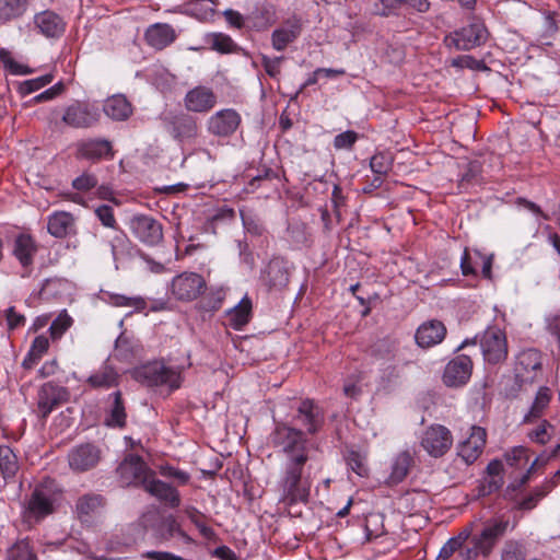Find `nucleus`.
<instances>
[{
  "label": "nucleus",
  "instance_id": "e433bc0d",
  "mask_svg": "<svg viewBox=\"0 0 560 560\" xmlns=\"http://www.w3.org/2000/svg\"><path fill=\"white\" fill-rule=\"evenodd\" d=\"M398 342L390 338L385 337L378 339L370 347V355L376 361L393 362L396 358Z\"/></svg>",
  "mask_w": 560,
  "mask_h": 560
},
{
  "label": "nucleus",
  "instance_id": "3c124183",
  "mask_svg": "<svg viewBox=\"0 0 560 560\" xmlns=\"http://www.w3.org/2000/svg\"><path fill=\"white\" fill-rule=\"evenodd\" d=\"M208 44L211 49L217 50L221 54H232L238 50V46L234 40L225 34L215 33L209 36Z\"/></svg>",
  "mask_w": 560,
  "mask_h": 560
},
{
  "label": "nucleus",
  "instance_id": "aec40b11",
  "mask_svg": "<svg viewBox=\"0 0 560 560\" xmlns=\"http://www.w3.org/2000/svg\"><path fill=\"white\" fill-rule=\"evenodd\" d=\"M100 119L96 108L89 104L75 102L65 109L62 121L72 128H90Z\"/></svg>",
  "mask_w": 560,
  "mask_h": 560
},
{
  "label": "nucleus",
  "instance_id": "6ab92c4d",
  "mask_svg": "<svg viewBox=\"0 0 560 560\" xmlns=\"http://www.w3.org/2000/svg\"><path fill=\"white\" fill-rule=\"evenodd\" d=\"M453 436L444 425H431L423 433L421 445L433 457L443 456L452 446Z\"/></svg>",
  "mask_w": 560,
  "mask_h": 560
},
{
  "label": "nucleus",
  "instance_id": "a19ab883",
  "mask_svg": "<svg viewBox=\"0 0 560 560\" xmlns=\"http://www.w3.org/2000/svg\"><path fill=\"white\" fill-rule=\"evenodd\" d=\"M552 398V392L547 386H540L536 393L535 399L528 413L524 417L525 422L540 418L545 409L549 406Z\"/></svg>",
  "mask_w": 560,
  "mask_h": 560
},
{
  "label": "nucleus",
  "instance_id": "8fccbe9b",
  "mask_svg": "<svg viewBox=\"0 0 560 560\" xmlns=\"http://www.w3.org/2000/svg\"><path fill=\"white\" fill-rule=\"evenodd\" d=\"M394 158L389 152H377L370 160V167L375 175L386 176L393 168Z\"/></svg>",
  "mask_w": 560,
  "mask_h": 560
},
{
  "label": "nucleus",
  "instance_id": "f704fd0d",
  "mask_svg": "<svg viewBox=\"0 0 560 560\" xmlns=\"http://www.w3.org/2000/svg\"><path fill=\"white\" fill-rule=\"evenodd\" d=\"M104 113L112 119L121 121L132 114V106L124 95H114L106 100Z\"/></svg>",
  "mask_w": 560,
  "mask_h": 560
},
{
  "label": "nucleus",
  "instance_id": "1a4fd4ad",
  "mask_svg": "<svg viewBox=\"0 0 560 560\" xmlns=\"http://www.w3.org/2000/svg\"><path fill=\"white\" fill-rule=\"evenodd\" d=\"M488 37L489 32L485 23L474 19L469 24L446 35L444 43L448 48L468 51L485 45Z\"/></svg>",
  "mask_w": 560,
  "mask_h": 560
},
{
  "label": "nucleus",
  "instance_id": "dca6fc26",
  "mask_svg": "<svg viewBox=\"0 0 560 560\" xmlns=\"http://www.w3.org/2000/svg\"><path fill=\"white\" fill-rule=\"evenodd\" d=\"M260 281L269 291H281L290 281L289 261L283 257H272L260 272Z\"/></svg>",
  "mask_w": 560,
  "mask_h": 560
},
{
  "label": "nucleus",
  "instance_id": "a211bd4d",
  "mask_svg": "<svg viewBox=\"0 0 560 560\" xmlns=\"http://www.w3.org/2000/svg\"><path fill=\"white\" fill-rule=\"evenodd\" d=\"M133 235L143 244L155 246L163 240L162 223L153 217L141 214L130 221Z\"/></svg>",
  "mask_w": 560,
  "mask_h": 560
},
{
  "label": "nucleus",
  "instance_id": "37998d69",
  "mask_svg": "<svg viewBox=\"0 0 560 560\" xmlns=\"http://www.w3.org/2000/svg\"><path fill=\"white\" fill-rule=\"evenodd\" d=\"M481 172L482 165L479 161H469L465 166V171L460 175L458 188L462 191H467L471 186L479 184L481 180Z\"/></svg>",
  "mask_w": 560,
  "mask_h": 560
},
{
  "label": "nucleus",
  "instance_id": "423d86ee",
  "mask_svg": "<svg viewBox=\"0 0 560 560\" xmlns=\"http://www.w3.org/2000/svg\"><path fill=\"white\" fill-rule=\"evenodd\" d=\"M136 381L148 387H167L174 392L182 386L183 376L178 369L165 365L161 361H153L137 368L133 372Z\"/></svg>",
  "mask_w": 560,
  "mask_h": 560
},
{
  "label": "nucleus",
  "instance_id": "79ce46f5",
  "mask_svg": "<svg viewBox=\"0 0 560 560\" xmlns=\"http://www.w3.org/2000/svg\"><path fill=\"white\" fill-rule=\"evenodd\" d=\"M19 470L18 457L8 445H0V474L4 480L13 479Z\"/></svg>",
  "mask_w": 560,
  "mask_h": 560
},
{
  "label": "nucleus",
  "instance_id": "39448f33",
  "mask_svg": "<svg viewBox=\"0 0 560 560\" xmlns=\"http://www.w3.org/2000/svg\"><path fill=\"white\" fill-rule=\"evenodd\" d=\"M545 354L536 348L521 350L514 358L513 375L518 388L532 386L545 377Z\"/></svg>",
  "mask_w": 560,
  "mask_h": 560
},
{
  "label": "nucleus",
  "instance_id": "774afa93",
  "mask_svg": "<svg viewBox=\"0 0 560 560\" xmlns=\"http://www.w3.org/2000/svg\"><path fill=\"white\" fill-rule=\"evenodd\" d=\"M503 486V477L488 476L480 485V493L489 495Z\"/></svg>",
  "mask_w": 560,
  "mask_h": 560
},
{
  "label": "nucleus",
  "instance_id": "393cba45",
  "mask_svg": "<svg viewBox=\"0 0 560 560\" xmlns=\"http://www.w3.org/2000/svg\"><path fill=\"white\" fill-rule=\"evenodd\" d=\"M302 32V24L299 19H289L271 34V45L277 51H283L290 44L295 42Z\"/></svg>",
  "mask_w": 560,
  "mask_h": 560
},
{
  "label": "nucleus",
  "instance_id": "72a5a7b5",
  "mask_svg": "<svg viewBox=\"0 0 560 560\" xmlns=\"http://www.w3.org/2000/svg\"><path fill=\"white\" fill-rule=\"evenodd\" d=\"M74 225V218L71 213L60 211L48 217L47 230L50 235L57 238L66 237Z\"/></svg>",
  "mask_w": 560,
  "mask_h": 560
},
{
  "label": "nucleus",
  "instance_id": "0eeeda50",
  "mask_svg": "<svg viewBox=\"0 0 560 560\" xmlns=\"http://www.w3.org/2000/svg\"><path fill=\"white\" fill-rule=\"evenodd\" d=\"M165 131L179 144L192 143L199 136L198 118L188 112H167L161 116Z\"/></svg>",
  "mask_w": 560,
  "mask_h": 560
},
{
  "label": "nucleus",
  "instance_id": "0e129e2a",
  "mask_svg": "<svg viewBox=\"0 0 560 560\" xmlns=\"http://www.w3.org/2000/svg\"><path fill=\"white\" fill-rule=\"evenodd\" d=\"M284 60L283 56L270 58L266 55L261 56V66L264 67L266 73L270 78H278L281 73V62Z\"/></svg>",
  "mask_w": 560,
  "mask_h": 560
},
{
  "label": "nucleus",
  "instance_id": "4c0bfd02",
  "mask_svg": "<svg viewBox=\"0 0 560 560\" xmlns=\"http://www.w3.org/2000/svg\"><path fill=\"white\" fill-rule=\"evenodd\" d=\"M252 300L245 295L240 303L228 313L230 326L236 330H241L247 325L252 317Z\"/></svg>",
  "mask_w": 560,
  "mask_h": 560
},
{
  "label": "nucleus",
  "instance_id": "a878e982",
  "mask_svg": "<svg viewBox=\"0 0 560 560\" xmlns=\"http://www.w3.org/2000/svg\"><path fill=\"white\" fill-rule=\"evenodd\" d=\"M154 536L160 541H170L173 537L177 536L186 545L195 544L191 538L180 526L173 515L162 517L154 527Z\"/></svg>",
  "mask_w": 560,
  "mask_h": 560
},
{
  "label": "nucleus",
  "instance_id": "473e14b6",
  "mask_svg": "<svg viewBox=\"0 0 560 560\" xmlns=\"http://www.w3.org/2000/svg\"><path fill=\"white\" fill-rule=\"evenodd\" d=\"M413 465V458L407 451L399 453L393 460L390 474L386 480L388 486H396L404 481Z\"/></svg>",
  "mask_w": 560,
  "mask_h": 560
},
{
  "label": "nucleus",
  "instance_id": "c85d7f7f",
  "mask_svg": "<svg viewBox=\"0 0 560 560\" xmlns=\"http://www.w3.org/2000/svg\"><path fill=\"white\" fill-rule=\"evenodd\" d=\"M144 39L149 46L161 50L176 39V33L171 25L156 23L148 27Z\"/></svg>",
  "mask_w": 560,
  "mask_h": 560
},
{
  "label": "nucleus",
  "instance_id": "7c9ffc66",
  "mask_svg": "<svg viewBox=\"0 0 560 560\" xmlns=\"http://www.w3.org/2000/svg\"><path fill=\"white\" fill-rule=\"evenodd\" d=\"M35 25L46 37H60L66 27L63 20L52 11H44L35 15Z\"/></svg>",
  "mask_w": 560,
  "mask_h": 560
},
{
  "label": "nucleus",
  "instance_id": "9d476101",
  "mask_svg": "<svg viewBox=\"0 0 560 560\" xmlns=\"http://www.w3.org/2000/svg\"><path fill=\"white\" fill-rule=\"evenodd\" d=\"M206 291L207 282L197 272L184 271L175 276L171 282V293L177 301H195Z\"/></svg>",
  "mask_w": 560,
  "mask_h": 560
},
{
  "label": "nucleus",
  "instance_id": "b1692460",
  "mask_svg": "<svg viewBox=\"0 0 560 560\" xmlns=\"http://www.w3.org/2000/svg\"><path fill=\"white\" fill-rule=\"evenodd\" d=\"M446 332V327L441 320L430 319L418 327L415 339L419 347L427 349L441 343Z\"/></svg>",
  "mask_w": 560,
  "mask_h": 560
},
{
  "label": "nucleus",
  "instance_id": "4be33fe9",
  "mask_svg": "<svg viewBox=\"0 0 560 560\" xmlns=\"http://www.w3.org/2000/svg\"><path fill=\"white\" fill-rule=\"evenodd\" d=\"M75 156L82 160L98 162L114 158L112 143L106 139H84L77 143Z\"/></svg>",
  "mask_w": 560,
  "mask_h": 560
},
{
  "label": "nucleus",
  "instance_id": "de8ad7c7",
  "mask_svg": "<svg viewBox=\"0 0 560 560\" xmlns=\"http://www.w3.org/2000/svg\"><path fill=\"white\" fill-rule=\"evenodd\" d=\"M557 482L553 480H547L540 487H537L532 493L526 495L518 504L521 510H533L537 503L546 497L556 487Z\"/></svg>",
  "mask_w": 560,
  "mask_h": 560
},
{
  "label": "nucleus",
  "instance_id": "cd10ccee",
  "mask_svg": "<svg viewBox=\"0 0 560 560\" xmlns=\"http://www.w3.org/2000/svg\"><path fill=\"white\" fill-rule=\"evenodd\" d=\"M37 250L38 245L32 235L21 233L15 237L12 253L24 269L33 265Z\"/></svg>",
  "mask_w": 560,
  "mask_h": 560
},
{
  "label": "nucleus",
  "instance_id": "052dcab7",
  "mask_svg": "<svg viewBox=\"0 0 560 560\" xmlns=\"http://www.w3.org/2000/svg\"><path fill=\"white\" fill-rule=\"evenodd\" d=\"M0 58H1V61L3 62L4 67L12 74L25 75V74H31L33 72V70L30 67L21 65L18 61H15L13 58H11L9 52H7V51L2 50L0 52Z\"/></svg>",
  "mask_w": 560,
  "mask_h": 560
},
{
  "label": "nucleus",
  "instance_id": "f3484780",
  "mask_svg": "<svg viewBox=\"0 0 560 560\" xmlns=\"http://www.w3.org/2000/svg\"><path fill=\"white\" fill-rule=\"evenodd\" d=\"M102 457L101 448L93 443H83L68 453L69 467L75 472H84L97 466Z\"/></svg>",
  "mask_w": 560,
  "mask_h": 560
},
{
  "label": "nucleus",
  "instance_id": "ea45409f",
  "mask_svg": "<svg viewBox=\"0 0 560 560\" xmlns=\"http://www.w3.org/2000/svg\"><path fill=\"white\" fill-rule=\"evenodd\" d=\"M119 381V375L115 371V369L110 365H104L100 370L95 371L91 374L86 383L92 388H110L113 386H117Z\"/></svg>",
  "mask_w": 560,
  "mask_h": 560
},
{
  "label": "nucleus",
  "instance_id": "49530a36",
  "mask_svg": "<svg viewBox=\"0 0 560 560\" xmlns=\"http://www.w3.org/2000/svg\"><path fill=\"white\" fill-rule=\"evenodd\" d=\"M186 516L189 518V521L198 528L200 535L209 540L217 539V534L208 526L205 522L206 515L197 510L195 506H188L185 510Z\"/></svg>",
  "mask_w": 560,
  "mask_h": 560
},
{
  "label": "nucleus",
  "instance_id": "338daca9",
  "mask_svg": "<svg viewBox=\"0 0 560 560\" xmlns=\"http://www.w3.org/2000/svg\"><path fill=\"white\" fill-rule=\"evenodd\" d=\"M400 4V0H377L374 3V12L378 15L387 16L397 10Z\"/></svg>",
  "mask_w": 560,
  "mask_h": 560
},
{
  "label": "nucleus",
  "instance_id": "09e8293b",
  "mask_svg": "<svg viewBox=\"0 0 560 560\" xmlns=\"http://www.w3.org/2000/svg\"><path fill=\"white\" fill-rule=\"evenodd\" d=\"M106 301L116 307H133L137 312H142L147 308V301L141 296H126L124 294L108 293Z\"/></svg>",
  "mask_w": 560,
  "mask_h": 560
},
{
  "label": "nucleus",
  "instance_id": "c756f323",
  "mask_svg": "<svg viewBox=\"0 0 560 560\" xmlns=\"http://www.w3.org/2000/svg\"><path fill=\"white\" fill-rule=\"evenodd\" d=\"M472 526L474 523H469L456 536L450 538L441 548L435 560H448L455 553L462 560V555L467 549Z\"/></svg>",
  "mask_w": 560,
  "mask_h": 560
},
{
  "label": "nucleus",
  "instance_id": "9b49d317",
  "mask_svg": "<svg viewBox=\"0 0 560 560\" xmlns=\"http://www.w3.org/2000/svg\"><path fill=\"white\" fill-rule=\"evenodd\" d=\"M480 348L488 364H501L508 358L506 336L498 327H489L485 330L480 339Z\"/></svg>",
  "mask_w": 560,
  "mask_h": 560
},
{
  "label": "nucleus",
  "instance_id": "ddd939ff",
  "mask_svg": "<svg viewBox=\"0 0 560 560\" xmlns=\"http://www.w3.org/2000/svg\"><path fill=\"white\" fill-rule=\"evenodd\" d=\"M117 474L124 486H141L150 480L154 472L149 469L145 462L139 456L128 455L117 467Z\"/></svg>",
  "mask_w": 560,
  "mask_h": 560
},
{
  "label": "nucleus",
  "instance_id": "4468645a",
  "mask_svg": "<svg viewBox=\"0 0 560 560\" xmlns=\"http://www.w3.org/2000/svg\"><path fill=\"white\" fill-rule=\"evenodd\" d=\"M474 363L468 354H456L444 368L442 381L447 387L466 385L472 374Z\"/></svg>",
  "mask_w": 560,
  "mask_h": 560
},
{
  "label": "nucleus",
  "instance_id": "13d9d810",
  "mask_svg": "<svg viewBox=\"0 0 560 560\" xmlns=\"http://www.w3.org/2000/svg\"><path fill=\"white\" fill-rule=\"evenodd\" d=\"M72 325V318L63 312L58 315L49 327V332L52 339H59L66 330Z\"/></svg>",
  "mask_w": 560,
  "mask_h": 560
},
{
  "label": "nucleus",
  "instance_id": "f03ea898",
  "mask_svg": "<svg viewBox=\"0 0 560 560\" xmlns=\"http://www.w3.org/2000/svg\"><path fill=\"white\" fill-rule=\"evenodd\" d=\"M270 443L285 455L284 463L312 462L313 452L317 450L316 444L308 439L302 429L289 424L285 421L275 420V427L269 435Z\"/></svg>",
  "mask_w": 560,
  "mask_h": 560
},
{
  "label": "nucleus",
  "instance_id": "bf43d9fd",
  "mask_svg": "<svg viewBox=\"0 0 560 560\" xmlns=\"http://www.w3.org/2000/svg\"><path fill=\"white\" fill-rule=\"evenodd\" d=\"M97 184L98 179L94 174L84 172L72 180L71 186L78 191L88 192L97 187Z\"/></svg>",
  "mask_w": 560,
  "mask_h": 560
},
{
  "label": "nucleus",
  "instance_id": "c9c22d12",
  "mask_svg": "<svg viewBox=\"0 0 560 560\" xmlns=\"http://www.w3.org/2000/svg\"><path fill=\"white\" fill-rule=\"evenodd\" d=\"M109 397L113 398V404L105 419V423L107 427L122 429L126 425L127 418L122 394L117 390L110 394Z\"/></svg>",
  "mask_w": 560,
  "mask_h": 560
},
{
  "label": "nucleus",
  "instance_id": "412c9836",
  "mask_svg": "<svg viewBox=\"0 0 560 560\" xmlns=\"http://www.w3.org/2000/svg\"><path fill=\"white\" fill-rule=\"evenodd\" d=\"M487 441V432L483 428L472 425L469 436L457 446L458 456L467 464L475 463L482 454Z\"/></svg>",
  "mask_w": 560,
  "mask_h": 560
},
{
  "label": "nucleus",
  "instance_id": "c03bdc74",
  "mask_svg": "<svg viewBox=\"0 0 560 560\" xmlns=\"http://www.w3.org/2000/svg\"><path fill=\"white\" fill-rule=\"evenodd\" d=\"M28 0H0V21L9 22L21 18L27 9Z\"/></svg>",
  "mask_w": 560,
  "mask_h": 560
},
{
  "label": "nucleus",
  "instance_id": "5701e85b",
  "mask_svg": "<svg viewBox=\"0 0 560 560\" xmlns=\"http://www.w3.org/2000/svg\"><path fill=\"white\" fill-rule=\"evenodd\" d=\"M217 104V95L207 86H196L189 90L184 97V105L188 113H208Z\"/></svg>",
  "mask_w": 560,
  "mask_h": 560
},
{
  "label": "nucleus",
  "instance_id": "680f3d73",
  "mask_svg": "<svg viewBox=\"0 0 560 560\" xmlns=\"http://www.w3.org/2000/svg\"><path fill=\"white\" fill-rule=\"evenodd\" d=\"M553 432V427L546 420H544L536 429H534L528 436L532 441L539 444H546L549 442Z\"/></svg>",
  "mask_w": 560,
  "mask_h": 560
},
{
  "label": "nucleus",
  "instance_id": "e2e57ef3",
  "mask_svg": "<svg viewBox=\"0 0 560 560\" xmlns=\"http://www.w3.org/2000/svg\"><path fill=\"white\" fill-rule=\"evenodd\" d=\"M359 135L353 130H347L334 138V147L337 150H351L357 142Z\"/></svg>",
  "mask_w": 560,
  "mask_h": 560
},
{
  "label": "nucleus",
  "instance_id": "2f4dec72",
  "mask_svg": "<svg viewBox=\"0 0 560 560\" xmlns=\"http://www.w3.org/2000/svg\"><path fill=\"white\" fill-rule=\"evenodd\" d=\"M106 503L102 494L90 492L78 498L74 511L81 522H88Z\"/></svg>",
  "mask_w": 560,
  "mask_h": 560
},
{
  "label": "nucleus",
  "instance_id": "f8f14e48",
  "mask_svg": "<svg viewBox=\"0 0 560 560\" xmlns=\"http://www.w3.org/2000/svg\"><path fill=\"white\" fill-rule=\"evenodd\" d=\"M70 393L67 387L54 382L44 383L37 392V413L43 420L69 400Z\"/></svg>",
  "mask_w": 560,
  "mask_h": 560
},
{
  "label": "nucleus",
  "instance_id": "f257e3e1",
  "mask_svg": "<svg viewBox=\"0 0 560 560\" xmlns=\"http://www.w3.org/2000/svg\"><path fill=\"white\" fill-rule=\"evenodd\" d=\"M513 527L509 517L504 515L482 521L477 530L474 532V528H471L467 549L464 550L462 560H478L480 557L488 559L502 538Z\"/></svg>",
  "mask_w": 560,
  "mask_h": 560
},
{
  "label": "nucleus",
  "instance_id": "7ed1b4c3",
  "mask_svg": "<svg viewBox=\"0 0 560 560\" xmlns=\"http://www.w3.org/2000/svg\"><path fill=\"white\" fill-rule=\"evenodd\" d=\"M311 462L284 463L278 481L281 501L288 505L307 503L311 495Z\"/></svg>",
  "mask_w": 560,
  "mask_h": 560
},
{
  "label": "nucleus",
  "instance_id": "6e6d98bb",
  "mask_svg": "<svg viewBox=\"0 0 560 560\" xmlns=\"http://www.w3.org/2000/svg\"><path fill=\"white\" fill-rule=\"evenodd\" d=\"M9 560H37V558L30 541L22 539L10 548Z\"/></svg>",
  "mask_w": 560,
  "mask_h": 560
},
{
  "label": "nucleus",
  "instance_id": "58836bf2",
  "mask_svg": "<svg viewBox=\"0 0 560 560\" xmlns=\"http://www.w3.org/2000/svg\"><path fill=\"white\" fill-rule=\"evenodd\" d=\"M248 19L254 28L265 31L277 22V12L272 4L265 3L256 7Z\"/></svg>",
  "mask_w": 560,
  "mask_h": 560
},
{
  "label": "nucleus",
  "instance_id": "bb28decb",
  "mask_svg": "<svg viewBox=\"0 0 560 560\" xmlns=\"http://www.w3.org/2000/svg\"><path fill=\"white\" fill-rule=\"evenodd\" d=\"M144 490L172 509L178 508L180 504L179 492L173 486L154 478V476L145 482Z\"/></svg>",
  "mask_w": 560,
  "mask_h": 560
},
{
  "label": "nucleus",
  "instance_id": "20e7f679",
  "mask_svg": "<svg viewBox=\"0 0 560 560\" xmlns=\"http://www.w3.org/2000/svg\"><path fill=\"white\" fill-rule=\"evenodd\" d=\"M60 494L61 489L54 479H43L35 486L31 495L24 503L22 512L23 522L32 526L52 514Z\"/></svg>",
  "mask_w": 560,
  "mask_h": 560
},
{
  "label": "nucleus",
  "instance_id": "2eb2a0df",
  "mask_svg": "<svg viewBox=\"0 0 560 560\" xmlns=\"http://www.w3.org/2000/svg\"><path fill=\"white\" fill-rule=\"evenodd\" d=\"M242 122V117L234 108L215 112L207 120V131L218 138H229L235 133Z\"/></svg>",
  "mask_w": 560,
  "mask_h": 560
},
{
  "label": "nucleus",
  "instance_id": "4d7b16f0",
  "mask_svg": "<svg viewBox=\"0 0 560 560\" xmlns=\"http://www.w3.org/2000/svg\"><path fill=\"white\" fill-rule=\"evenodd\" d=\"M54 80L52 74H45L35 79L26 80L22 82L19 86V92L21 95L25 96L33 92L38 91L39 89L46 86Z\"/></svg>",
  "mask_w": 560,
  "mask_h": 560
},
{
  "label": "nucleus",
  "instance_id": "a18cd8bd",
  "mask_svg": "<svg viewBox=\"0 0 560 560\" xmlns=\"http://www.w3.org/2000/svg\"><path fill=\"white\" fill-rule=\"evenodd\" d=\"M345 460L347 466L358 476H369L368 457L365 453L354 448H348L345 453Z\"/></svg>",
  "mask_w": 560,
  "mask_h": 560
},
{
  "label": "nucleus",
  "instance_id": "6e6552de",
  "mask_svg": "<svg viewBox=\"0 0 560 560\" xmlns=\"http://www.w3.org/2000/svg\"><path fill=\"white\" fill-rule=\"evenodd\" d=\"M291 408L293 413L289 424L302 429L308 436H314L323 430L325 411L315 400L301 399Z\"/></svg>",
  "mask_w": 560,
  "mask_h": 560
},
{
  "label": "nucleus",
  "instance_id": "603ef678",
  "mask_svg": "<svg viewBox=\"0 0 560 560\" xmlns=\"http://www.w3.org/2000/svg\"><path fill=\"white\" fill-rule=\"evenodd\" d=\"M225 299V290L223 288H211L200 301L201 308L207 312L218 311Z\"/></svg>",
  "mask_w": 560,
  "mask_h": 560
},
{
  "label": "nucleus",
  "instance_id": "69168bd1",
  "mask_svg": "<svg viewBox=\"0 0 560 560\" xmlns=\"http://www.w3.org/2000/svg\"><path fill=\"white\" fill-rule=\"evenodd\" d=\"M95 214L102 224L106 228H116V219L114 215V209L109 205H101L95 209Z\"/></svg>",
  "mask_w": 560,
  "mask_h": 560
},
{
  "label": "nucleus",
  "instance_id": "5fc2aeb1",
  "mask_svg": "<svg viewBox=\"0 0 560 560\" xmlns=\"http://www.w3.org/2000/svg\"><path fill=\"white\" fill-rule=\"evenodd\" d=\"M451 66L457 69H470L475 71L490 70L483 60H478L470 55H462L452 59Z\"/></svg>",
  "mask_w": 560,
  "mask_h": 560
},
{
  "label": "nucleus",
  "instance_id": "864d4df0",
  "mask_svg": "<svg viewBox=\"0 0 560 560\" xmlns=\"http://www.w3.org/2000/svg\"><path fill=\"white\" fill-rule=\"evenodd\" d=\"M526 548L522 541L510 539L501 550V560H525Z\"/></svg>",
  "mask_w": 560,
  "mask_h": 560
}]
</instances>
